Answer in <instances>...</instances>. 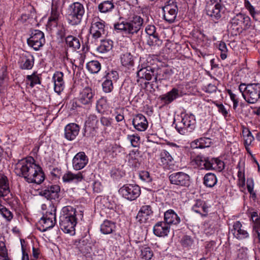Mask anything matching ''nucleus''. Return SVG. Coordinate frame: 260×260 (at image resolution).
<instances>
[{
    "label": "nucleus",
    "mask_w": 260,
    "mask_h": 260,
    "mask_svg": "<svg viewBox=\"0 0 260 260\" xmlns=\"http://www.w3.org/2000/svg\"><path fill=\"white\" fill-rule=\"evenodd\" d=\"M170 232V226L165 221L157 222L153 227V233L158 237L167 236Z\"/></svg>",
    "instance_id": "obj_31"
},
{
    "label": "nucleus",
    "mask_w": 260,
    "mask_h": 260,
    "mask_svg": "<svg viewBox=\"0 0 260 260\" xmlns=\"http://www.w3.org/2000/svg\"><path fill=\"white\" fill-rule=\"evenodd\" d=\"M83 179V176L81 172L77 174H74L70 171L66 173L62 176V180L64 182L77 183L81 181Z\"/></svg>",
    "instance_id": "obj_35"
},
{
    "label": "nucleus",
    "mask_w": 260,
    "mask_h": 260,
    "mask_svg": "<svg viewBox=\"0 0 260 260\" xmlns=\"http://www.w3.org/2000/svg\"><path fill=\"white\" fill-rule=\"evenodd\" d=\"M116 225L114 222L106 220L101 225V231L104 234H109L114 231Z\"/></svg>",
    "instance_id": "obj_38"
},
{
    "label": "nucleus",
    "mask_w": 260,
    "mask_h": 260,
    "mask_svg": "<svg viewBox=\"0 0 260 260\" xmlns=\"http://www.w3.org/2000/svg\"><path fill=\"white\" fill-rule=\"evenodd\" d=\"M146 33L149 35L147 44L150 46H159L162 44V41L159 38L156 32V27L154 25H148L145 30Z\"/></svg>",
    "instance_id": "obj_17"
},
{
    "label": "nucleus",
    "mask_w": 260,
    "mask_h": 260,
    "mask_svg": "<svg viewBox=\"0 0 260 260\" xmlns=\"http://www.w3.org/2000/svg\"><path fill=\"white\" fill-rule=\"evenodd\" d=\"M155 69L150 67L141 68L137 72V77L138 78L137 82L139 81V79H145L149 81L152 79V77H154V81L157 82L158 76L155 73Z\"/></svg>",
    "instance_id": "obj_22"
},
{
    "label": "nucleus",
    "mask_w": 260,
    "mask_h": 260,
    "mask_svg": "<svg viewBox=\"0 0 260 260\" xmlns=\"http://www.w3.org/2000/svg\"><path fill=\"white\" fill-rule=\"evenodd\" d=\"M132 122L134 127L139 131H144L148 127V122L146 117L141 114L136 115Z\"/></svg>",
    "instance_id": "obj_30"
},
{
    "label": "nucleus",
    "mask_w": 260,
    "mask_h": 260,
    "mask_svg": "<svg viewBox=\"0 0 260 260\" xmlns=\"http://www.w3.org/2000/svg\"><path fill=\"white\" fill-rule=\"evenodd\" d=\"M159 164L165 169H170L173 166L174 158L166 149L160 151L159 154Z\"/></svg>",
    "instance_id": "obj_24"
},
{
    "label": "nucleus",
    "mask_w": 260,
    "mask_h": 260,
    "mask_svg": "<svg viewBox=\"0 0 260 260\" xmlns=\"http://www.w3.org/2000/svg\"><path fill=\"white\" fill-rule=\"evenodd\" d=\"M59 16V13L56 10L52 9L51 15L48 19L49 22H54L56 23Z\"/></svg>",
    "instance_id": "obj_58"
},
{
    "label": "nucleus",
    "mask_w": 260,
    "mask_h": 260,
    "mask_svg": "<svg viewBox=\"0 0 260 260\" xmlns=\"http://www.w3.org/2000/svg\"><path fill=\"white\" fill-rule=\"evenodd\" d=\"M139 176L142 180L147 182H150L152 181V178L150 176V174L147 171H142L140 173Z\"/></svg>",
    "instance_id": "obj_59"
},
{
    "label": "nucleus",
    "mask_w": 260,
    "mask_h": 260,
    "mask_svg": "<svg viewBox=\"0 0 260 260\" xmlns=\"http://www.w3.org/2000/svg\"><path fill=\"white\" fill-rule=\"evenodd\" d=\"M7 250L4 242L0 241V260L7 255Z\"/></svg>",
    "instance_id": "obj_61"
},
{
    "label": "nucleus",
    "mask_w": 260,
    "mask_h": 260,
    "mask_svg": "<svg viewBox=\"0 0 260 260\" xmlns=\"http://www.w3.org/2000/svg\"><path fill=\"white\" fill-rule=\"evenodd\" d=\"M245 8L248 11L251 16L255 20H257L259 15V11L248 0L244 1Z\"/></svg>",
    "instance_id": "obj_40"
},
{
    "label": "nucleus",
    "mask_w": 260,
    "mask_h": 260,
    "mask_svg": "<svg viewBox=\"0 0 260 260\" xmlns=\"http://www.w3.org/2000/svg\"><path fill=\"white\" fill-rule=\"evenodd\" d=\"M76 216V210L72 206L63 208L59 217V226L64 233L71 234L74 231L77 224Z\"/></svg>",
    "instance_id": "obj_3"
},
{
    "label": "nucleus",
    "mask_w": 260,
    "mask_h": 260,
    "mask_svg": "<svg viewBox=\"0 0 260 260\" xmlns=\"http://www.w3.org/2000/svg\"><path fill=\"white\" fill-rule=\"evenodd\" d=\"M242 17L243 14L239 13L235 16L231 20L232 25H239L242 26Z\"/></svg>",
    "instance_id": "obj_56"
},
{
    "label": "nucleus",
    "mask_w": 260,
    "mask_h": 260,
    "mask_svg": "<svg viewBox=\"0 0 260 260\" xmlns=\"http://www.w3.org/2000/svg\"><path fill=\"white\" fill-rule=\"evenodd\" d=\"M196 120L194 115L181 113L180 118L175 119L174 124L177 131L181 135L191 132L196 127Z\"/></svg>",
    "instance_id": "obj_4"
},
{
    "label": "nucleus",
    "mask_w": 260,
    "mask_h": 260,
    "mask_svg": "<svg viewBox=\"0 0 260 260\" xmlns=\"http://www.w3.org/2000/svg\"><path fill=\"white\" fill-rule=\"evenodd\" d=\"M0 197H3L4 200L9 204L13 202L15 200L10 192L8 181L6 176L0 174Z\"/></svg>",
    "instance_id": "obj_14"
},
{
    "label": "nucleus",
    "mask_w": 260,
    "mask_h": 260,
    "mask_svg": "<svg viewBox=\"0 0 260 260\" xmlns=\"http://www.w3.org/2000/svg\"><path fill=\"white\" fill-rule=\"evenodd\" d=\"M144 23L143 19L140 16L135 15L128 19H120L114 24L115 30L128 38H132L141 30Z\"/></svg>",
    "instance_id": "obj_2"
},
{
    "label": "nucleus",
    "mask_w": 260,
    "mask_h": 260,
    "mask_svg": "<svg viewBox=\"0 0 260 260\" xmlns=\"http://www.w3.org/2000/svg\"><path fill=\"white\" fill-rule=\"evenodd\" d=\"M75 245L81 253L86 256H90L92 252L93 244L88 237H82L79 240H76Z\"/></svg>",
    "instance_id": "obj_15"
},
{
    "label": "nucleus",
    "mask_w": 260,
    "mask_h": 260,
    "mask_svg": "<svg viewBox=\"0 0 260 260\" xmlns=\"http://www.w3.org/2000/svg\"><path fill=\"white\" fill-rule=\"evenodd\" d=\"M181 242L183 247H187L192 245L193 240L190 236L186 235L183 237Z\"/></svg>",
    "instance_id": "obj_53"
},
{
    "label": "nucleus",
    "mask_w": 260,
    "mask_h": 260,
    "mask_svg": "<svg viewBox=\"0 0 260 260\" xmlns=\"http://www.w3.org/2000/svg\"><path fill=\"white\" fill-rule=\"evenodd\" d=\"M85 13L84 6L79 2H74L67 9V15L69 23L72 25L80 24Z\"/></svg>",
    "instance_id": "obj_6"
},
{
    "label": "nucleus",
    "mask_w": 260,
    "mask_h": 260,
    "mask_svg": "<svg viewBox=\"0 0 260 260\" xmlns=\"http://www.w3.org/2000/svg\"><path fill=\"white\" fill-rule=\"evenodd\" d=\"M190 163L194 167H198L200 169H210V159L202 155H198L196 156H191Z\"/></svg>",
    "instance_id": "obj_21"
},
{
    "label": "nucleus",
    "mask_w": 260,
    "mask_h": 260,
    "mask_svg": "<svg viewBox=\"0 0 260 260\" xmlns=\"http://www.w3.org/2000/svg\"><path fill=\"white\" fill-rule=\"evenodd\" d=\"M217 181L216 176L211 173L206 174L204 177V184L208 187L214 186L217 183Z\"/></svg>",
    "instance_id": "obj_39"
},
{
    "label": "nucleus",
    "mask_w": 260,
    "mask_h": 260,
    "mask_svg": "<svg viewBox=\"0 0 260 260\" xmlns=\"http://www.w3.org/2000/svg\"><path fill=\"white\" fill-rule=\"evenodd\" d=\"M80 131L79 126L75 123L67 124L64 127V137L69 141L74 140Z\"/></svg>",
    "instance_id": "obj_26"
},
{
    "label": "nucleus",
    "mask_w": 260,
    "mask_h": 260,
    "mask_svg": "<svg viewBox=\"0 0 260 260\" xmlns=\"http://www.w3.org/2000/svg\"><path fill=\"white\" fill-rule=\"evenodd\" d=\"M86 68L92 74L98 73L101 69V64L98 60H91L86 64Z\"/></svg>",
    "instance_id": "obj_41"
},
{
    "label": "nucleus",
    "mask_w": 260,
    "mask_h": 260,
    "mask_svg": "<svg viewBox=\"0 0 260 260\" xmlns=\"http://www.w3.org/2000/svg\"><path fill=\"white\" fill-rule=\"evenodd\" d=\"M119 192L125 199L134 201L140 195L141 189L138 185L129 184L123 185L119 189Z\"/></svg>",
    "instance_id": "obj_12"
},
{
    "label": "nucleus",
    "mask_w": 260,
    "mask_h": 260,
    "mask_svg": "<svg viewBox=\"0 0 260 260\" xmlns=\"http://www.w3.org/2000/svg\"><path fill=\"white\" fill-rule=\"evenodd\" d=\"M223 9V6L217 0H210L206 3L205 11L206 14L216 21L221 17Z\"/></svg>",
    "instance_id": "obj_8"
},
{
    "label": "nucleus",
    "mask_w": 260,
    "mask_h": 260,
    "mask_svg": "<svg viewBox=\"0 0 260 260\" xmlns=\"http://www.w3.org/2000/svg\"><path fill=\"white\" fill-rule=\"evenodd\" d=\"M209 209V206L205 201L201 200H196L192 206V210L203 217L207 216Z\"/></svg>",
    "instance_id": "obj_27"
},
{
    "label": "nucleus",
    "mask_w": 260,
    "mask_h": 260,
    "mask_svg": "<svg viewBox=\"0 0 260 260\" xmlns=\"http://www.w3.org/2000/svg\"><path fill=\"white\" fill-rule=\"evenodd\" d=\"M242 24L244 26L250 25V18L249 16L243 14V17H242Z\"/></svg>",
    "instance_id": "obj_63"
},
{
    "label": "nucleus",
    "mask_w": 260,
    "mask_h": 260,
    "mask_svg": "<svg viewBox=\"0 0 260 260\" xmlns=\"http://www.w3.org/2000/svg\"><path fill=\"white\" fill-rule=\"evenodd\" d=\"M227 92H228V94L230 96L231 100L233 102V109L235 110H236L238 106V103H239L238 99L237 98V95L232 92L231 90L228 89Z\"/></svg>",
    "instance_id": "obj_55"
},
{
    "label": "nucleus",
    "mask_w": 260,
    "mask_h": 260,
    "mask_svg": "<svg viewBox=\"0 0 260 260\" xmlns=\"http://www.w3.org/2000/svg\"><path fill=\"white\" fill-rule=\"evenodd\" d=\"M66 42L68 46L74 49H78L80 47V43L78 38L73 36H69L66 38Z\"/></svg>",
    "instance_id": "obj_42"
},
{
    "label": "nucleus",
    "mask_w": 260,
    "mask_h": 260,
    "mask_svg": "<svg viewBox=\"0 0 260 260\" xmlns=\"http://www.w3.org/2000/svg\"><path fill=\"white\" fill-rule=\"evenodd\" d=\"M60 187L58 185H52L42 189L40 192V195L45 197L47 200H55L59 196Z\"/></svg>",
    "instance_id": "obj_23"
},
{
    "label": "nucleus",
    "mask_w": 260,
    "mask_h": 260,
    "mask_svg": "<svg viewBox=\"0 0 260 260\" xmlns=\"http://www.w3.org/2000/svg\"><path fill=\"white\" fill-rule=\"evenodd\" d=\"M210 169L216 170L219 172L221 171L224 168L223 161L217 158L210 159Z\"/></svg>",
    "instance_id": "obj_43"
},
{
    "label": "nucleus",
    "mask_w": 260,
    "mask_h": 260,
    "mask_svg": "<svg viewBox=\"0 0 260 260\" xmlns=\"http://www.w3.org/2000/svg\"><path fill=\"white\" fill-rule=\"evenodd\" d=\"M63 77V74L61 72H56L53 76L54 91L58 94H59L64 88Z\"/></svg>",
    "instance_id": "obj_29"
},
{
    "label": "nucleus",
    "mask_w": 260,
    "mask_h": 260,
    "mask_svg": "<svg viewBox=\"0 0 260 260\" xmlns=\"http://www.w3.org/2000/svg\"><path fill=\"white\" fill-rule=\"evenodd\" d=\"M168 146L169 147L167 150L170 152V154L172 155L173 158L175 156L178 155L181 153V148L180 146L173 143L168 144Z\"/></svg>",
    "instance_id": "obj_47"
},
{
    "label": "nucleus",
    "mask_w": 260,
    "mask_h": 260,
    "mask_svg": "<svg viewBox=\"0 0 260 260\" xmlns=\"http://www.w3.org/2000/svg\"><path fill=\"white\" fill-rule=\"evenodd\" d=\"M102 83L103 91L106 93L111 92L113 89V82H116L118 79V74L115 71L109 72L104 77Z\"/></svg>",
    "instance_id": "obj_16"
},
{
    "label": "nucleus",
    "mask_w": 260,
    "mask_h": 260,
    "mask_svg": "<svg viewBox=\"0 0 260 260\" xmlns=\"http://www.w3.org/2000/svg\"><path fill=\"white\" fill-rule=\"evenodd\" d=\"M153 255V252L149 247H144L141 249V256L144 260H150Z\"/></svg>",
    "instance_id": "obj_50"
},
{
    "label": "nucleus",
    "mask_w": 260,
    "mask_h": 260,
    "mask_svg": "<svg viewBox=\"0 0 260 260\" xmlns=\"http://www.w3.org/2000/svg\"><path fill=\"white\" fill-rule=\"evenodd\" d=\"M115 8L113 0L104 1L98 5V9L101 13L107 14L112 12Z\"/></svg>",
    "instance_id": "obj_34"
},
{
    "label": "nucleus",
    "mask_w": 260,
    "mask_h": 260,
    "mask_svg": "<svg viewBox=\"0 0 260 260\" xmlns=\"http://www.w3.org/2000/svg\"><path fill=\"white\" fill-rule=\"evenodd\" d=\"M89 32L94 40L106 36L105 22L99 18H94L91 22Z\"/></svg>",
    "instance_id": "obj_11"
},
{
    "label": "nucleus",
    "mask_w": 260,
    "mask_h": 260,
    "mask_svg": "<svg viewBox=\"0 0 260 260\" xmlns=\"http://www.w3.org/2000/svg\"><path fill=\"white\" fill-rule=\"evenodd\" d=\"M94 92L89 87L84 88L80 92L78 98V102L84 105L89 106L93 100Z\"/></svg>",
    "instance_id": "obj_20"
},
{
    "label": "nucleus",
    "mask_w": 260,
    "mask_h": 260,
    "mask_svg": "<svg viewBox=\"0 0 260 260\" xmlns=\"http://www.w3.org/2000/svg\"><path fill=\"white\" fill-rule=\"evenodd\" d=\"M127 138L128 140L131 142L133 147H137L139 145L140 139V137L138 135H127Z\"/></svg>",
    "instance_id": "obj_51"
},
{
    "label": "nucleus",
    "mask_w": 260,
    "mask_h": 260,
    "mask_svg": "<svg viewBox=\"0 0 260 260\" xmlns=\"http://www.w3.org/2000/svg\"><path fill=\"white\" fill-rule=\"evenodd\" d=\"M165 222L170 225H177L180 222V218L172 209L167 210L164 213Z\"/></svg>",
    "instance_id": "obj_32"
},
{
    "label": "nucleus",
    "mask_w": 260,
    "mask_h": 260,
    "mask_svg": "<svg viewBox=\"0 0 260 260\" xmlns=\"http://www.w3.org/2000/svg\"><path fill=\"white\" fill-rule=\"evenodd\" d=\"M96 134V128L92 126L89 123L86 122L83 135L86 137H92Z\"/></svg>",
    "instance_id": "obj_48"
},
{
    "label": "nucleus",
    "mask_w": 260,
    "mask_h": 260,
    "mask_svg": "<svg viewBox=\"0 0 260 260\" xmlns=\"http://www.w3.org/2000/svg\"><path fill=\"white\" fill-rule=\"evenodd\" d=\"M26 81H29V85L33 87L36 84H41V81L36 72L33 73L32 75H27L26 77Z\"/></svg>",
    "instance_id": "obj_49"
},
{
    "label": "nucleus",
    "mask_w": 260,
    "mask_h": 260,
    "mask_svg": "<svg viewBox=\"0 0 260 260\" xmlns=\"http://www.w3.org/2000/svg\"><path fill=\"white\" fill-rule=\"evenodd\" d=\"M200 142L201 148L208 147L211 144V139L208 137H203L199 139Z\"/></svg>",
    "instance_id": "obj_57"
},
{
    "label": "nucleus",
    "mask_w": 260,
    "mask_h": 260,
    "mask_svg": "<svg viewBox=\"0 0 260 260\" xmlns=\"http://www.w3.org/2000/svg\"><path fill=\"white\" fill-rule=\"evenodd\" d=\"M120 61L121 64L127 68L130 69L134 65V57L130 52H123L120 55Z\"/></svg>",
    "instance_id": "obj_36"
},
{
    "label": "nucleus",
    "mask_w": 260,
    "mask_h": 260,
    "mask_svg": "<svg viewBox=\"0 0 260 260\" xmlns=\"http://www.w3.org/2000/svg\"><path fill=\"white\" fill-rule=\"evenodd\" d=\"M18 63L21 69L30 70L34 64V57L28 53H23L21 55Z\"/></svg>",
    "instance_id": "obj_25"
},
{
    "label": "nucleus",
    "mask_w": 260,
    "mask_h": 260,
    "mask_svg": "<svg viewBox=\"0 0 260 260\" xmlns=\"http://www.w3.org/2000/svg\"><path fill=\"white\" fill-rule=\"evenodd\" d=\"M100 121L101 123L105 127H110L112 125V119L111 118L102 116Z\"/></svg>",
    "instance_id": "obj_60"
},
{
    "label": "nucleus",
    "mask_w": 260,
    "mask_h": 260,
    "mask_svg": "<svg viewBox=\"0 0 260 260\" xmlns=\"http://www.w3.org/2000/svg\"><path fill=\"white\" fill-rule=\"evenodd\" d=\"M169 179L172 184L180 187H187L190 183V176L183 172L171 174L169 176Z\"/></svg>",
    "instance_id": "obj_13"
},
{
    "label": "nucleus",
    "mask_w": 260,
    "mask_h": 260,
    "mask_svg": "<svg viewBox=\"0 0 260 260\" xmlns=\"http://www.w3.org/2000/svg\"><path fill=\"white\" fill-rule=\"evenodd\" d=\"M140 153L138 150H132L127 156V162L132 167H138L139 165Z\"/></svg>",
    "instance_id": "obj_37"
},
{
    "label": "nucleus",
    "mask_w": 260,
    "mask_h": 260,
    "mask_svg": "<svg viewBox=\"0 0 260 260\" xmlns=\"http://www.w3.org/2000/svg\"><path fill=\"white\" fill-rule=\"evenodd\" d=\"M180 96L179 90L176 88L160 96V99L165 105H168Z\"/></svg>",
    "instance_id": "obj_33"
},
{
    "label": "nucleus",
    "mask_w": 260,
    "mask_h": 260,
    "mask_svg": "<svg viewBox=\"0 0 260 260\" xmlns=\"http://www.w3.org/2000/svg\"><path fill=\"white\" fill-rule=\"evenodd\" d=\"M8 81L6 76L3 74L2 77H0V93H4L8 86Z\"/></svg>",
    "instance_id": "obj_52"
},
{
    "label": "nucleus",
    "mask_w": 260,
    "mask_h": 260,
    "mask_svg": "<svg viewBox=\"0 0 260 260\" xmlns=\"http://www.w3.org/2000/svg\"><path fill=\"white\" fill-rule=\"evenodd\" d=\"M88 162V158L84 152L77 153L72 160V166L74 170L78 171L84 168Z\"/></svg>",
    "instance_id": "obj_19"
},
{
    "label": "nucleus",
    "mask_w": 260,
    "mask_h": 260,
    "mask_svg": "<svg viewBox=\"0 0 260 260\" xmlns=\"http://www.w3.org/2000/svg\"><path fill=\"white\" fill-rule=\"evenodd\" d=\"M29 11L30 12V13L29 14V16L30 18V19H34L35 20H36L37 16L35 9L33 7L30 6Z\"/></svg>",
    "instance_id": "obj_64"
},
{
    "label": "nucleus",
    "mask_w": 260,
    "mask_h": 260,
    "mask_svg": "<svg viewBox=\"0 0 260 260\" xmlns=\"http://www.w3.org/2000/svg\"><path fill=\"white\" fill-rule=\"evenodd\" d=\"M216 106L218 108V110L219 112L221 113L222 115L224 117L227 116L228 114V112L224 107V106L222 104H216Z\"/></svg>",
    "instance_id": "obj_62"
},
{
    "label": "nucleus",
    "mask_w": 260,
    "mask_h": 260,
    "mask_svg": "<svg viewBox=\"0 0 260 260\" xmlns=\"http://www.w3.org/2000/svg\"><path fill=\"white\" fill-rule=\"evenodd\" d=\"M239 90L244 100L249 104L255 103L260 98V84L241 83Z\"/></svg>",
    "instance_id": "obj_5"
},
{
    "label": "nucleus",
    "mask_w": 260,
    "mask_h": 260,
    "mask_svg": "<svg viewBox=\"0 0 260 260\" xmlns=\"http://www.w3.org/2000/svg\"><path fill=\"white\" fill-rule=\"evenodd\" d=\"M0 215L8 222L11 221L13 218L12 212L1 203H0Z\"/></svg>",
    "instance_id": "obj_45"
},
{
    "label": "nucleus",
    "mask_w": 260,
    "mask_h": 260,
    "mask_svg": "<svg viewBox=\"0 0 260 260\" xmlns=\"http://www.w3.org/2000/svg\"><path fill=\"white\" fill-rule=\"evenodd\" d=\"M229 233L239 240H242L249 237L248 232L242 228L240 221L235 222L231 228H230Z\"/></svg>",
    "instance_id": "obj_18"
},
{
    "label": "nucleus",
    "mask_w": 260,
    "mask_h": 260,
    "mask_svg": "<svg viewBox=\"0 0 260 260\" xmlns=\"http://www.w3.org/2000/svg\"><path fill=\"white\" fill-rule=\"evenodd\" d=\"M27 43L35 51L39 50L45 44L44 34L38 29L32 30L30 37L27 40Z\"/></svg>",
    "instance_id": "obj_10"
},
{
    "label": "nucleus",
    "mask_w": 260,
    "mask_h": 260,
    "mask_svg": "<svg viewBox=\"0 0 260 260\" xmlns=\"http://www.w3.org/2000/svg\"><path fill=\"white\" fill-rule=\"evenodd\" d=\"M56 208L54 205H51L48 209V211L42 212V217L39 221L38 229L45 232L48 229L52 228L56 223Z\"/></svg>",
    "instance_id": "obj_7"
},
{
    "label": "nucleus",
    "mask_w": 260,
    "mask_h": 260,
    "mask_svg": "<svg viewBox=\"0 0 260 260\" xmlns=\"http://www.w3.org/2000/svg\"><path fill=\"white\" fill-rule=\"evenodd\" d=\"M15 174L23 177L29 183L41 184L45 179L41 167L35 163L32 157L19 160L16 165Z\"/></svg>",
    "instance_id": "obj_1"
},
{
    "label": "nucleus",
    "mask_w": 260,
    "mask_h": 260,
    "mask_svg": "<svg viewBox=\"0 0 260 260\" xmlns=\"http://www.w3.org/2000/svg\"><path fill=\"white\" fill-rule=\"evenodd\" d=\"M113 42L111 40H103L98 48V50L101 53H105L112 49Z\"/></svg>",
    "instance_id": "obj_44"
},
{
    "label": "nucleus",
    "mask_w": 260,
    "mask_h": 260,
    "mask_svg": "<svg viewBox=\"0 0 260 260\" xmlns=\"http://www.w3.org/2000/svg\"><path fill=\"white\" fill-rule=\"evenodd\" d=\"M243 135L244 139L245 148L248 150V147L251 145L254 140V137L248 129L243 131Z\"/></svg>",
    "instance_id": "obj_46"
},
{
    "label": "nucleus",
    "mask_w": 260,
    "mask_h": 260,
    "mask_svg": "<svg viewBox=\"0 0 260 260\" xmlns=\"http://www.w3.org/2000/svg\"><path fill=\"white\" fill-rule=\"evenodd\" d=\"M164 19L169 23L174 22L176 19L178 8L175 0H167L162 7Z\"/></svg>",
    "instance_id": "obj_9"
},
{
    "label": "nucleus",
    "mask_w": 260,
    "mask_h": 260,
    "mask_svg": "<svg viewBox=\"0 0 260 260\" xmlns=\"http://www.w3.org/2000/svg\"><path fill=\"white\" fill-rule=\"evenodd\" d=\"M153 213L150 205L142 206L136 216V219L140 223L145 222L148 217L152 215Z\"/></svg>",
    "instance_id": "obj_28"
},
{
    "label": "nucleus",
    "mask_w": 260,
    "mask_h": 260,
    "mask_svg": "<svg viewBox=\"0 0 260 260\" xmlns=\"http://www.w3.org/2000/svg\"><path fill=\"white\" fill-rule=\"evenodd\" d=\"M246 184H247V190H248V192L250 193V194H251L253 198H255L256 194L253 190L254 183H253L252 179L248 178L247 179Z\"/></svg>",
    "instance_id": "obj_54"
}]
</instances>
